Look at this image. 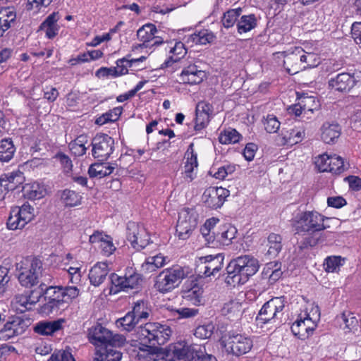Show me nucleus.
Segmentation results:
<instances>
[{"instance_id": "1", "label": "nucleus", "mask_w": 361, "mask_h": 361, "mask_svg": "<svg viewBox=\"0 0 361 361\" xmlns=\"http://www.w3.org/2000/svg\"><path fill=\"white\" fill-rule=\"evenodd\" d=\"M43 284H41L42 295H45L47 302L40 307L39 312L43 315H49L54 312L58 311L66 304H68L80 295V290L75 286H49L44 290Z\"/></svg>"}, {"instance_id": "2", "label": "nucleus", "mask_w": 361, "mask_h": 361, "mask_svg": "<svg viewBox=\"0 0 361 361\" xmlns=\"http://www.w3.org/2000/svg\"><path fill=\"white\" fill-rule=\"evenodd\" d=\"M259 269V261L252 256L243 255L233 259L227 267L226 283L231 286L245 283Z\"/></svg>"}, {"instance_id": "3", "label": "nucleus", "mask_w": 361, "mask_h": 361, "mask_svg": "<svg viewBox=\"0 0 361 361\" xmlns=\"http://www.w3.org/2000/svg\"><path fill=\"white\" fill-rule=\"evenodd\" d=\"M319 319V307L314 302H307L293 323L291 331L299 339L306 340L313 335Z\"/></svg>"}, {"instance_id": "4", "label": "nucleus", "mask_w": 361, "mask_h": 361, "mask_svg": "<svg viewBox=\"0 0 361 361\" xmlns=\"http://www.w3.org/2000/svg\"><path fill=\"white\" fill-rule=\"evenodd\" d=\"M164 361H217L212 355H203L202 346L180 341L171 344Z\"/></svg>"}, {"instance_id": "5", "label": "nucleus", "mask_w": 361, "mask_h": 361, "mask_svg": "<svg viewBox=\"0 0 361 361\" xmlns=\"http://www.w3.org/2000/svg\"><path fill=\"white\" fill-rule=\"evenodd\" d=\"M329 218L316 211H305L298 213L291 221L292 226L297 233H311L322 231L329 226L324 224Z\"/></svg>"}, {"instance_id": "6", "label": "nucleus", "mask_w": 361, "mask_h": 361, "mask_svg": "<svg viewBox=\"0 0 361 361\" xmlns=\"http://www.w3.org/2000/svg\"><path fill=\"white\" fill-rule=\"evenodd\" d=\"M185 277L183 267L173 266L164 269L157 276L154 287L159 293H166L177 288Z\"/></svg>"}, {"instance_id": "7", "label": "nucleus", "mask_w": 361, "mask_h": 361, "mask_svg": "<svg viewBox=\"0 0 361 361\" xmlns=\"http://www.w3.org/2000/svg\"><path fill=\"white\" fill-rule=\"evenodd\" d=\"M220 344L226 353L235 356L249 353L253 346V342L249 336L235 333H228L223 336Z\"/></svg>"}, {"instance_id": "8", "label": "nucleus", "mask_w": 361, "mask_h": 361, "mask_svg": "<svg viewBox=\"0 0 361 361\" xmlns=\"http://www.w3.org/2000/svg\"><path fill=\"white\" fill-rule=\"evenodd\" d=\"M42 262L37 259L25 258L17 264L18 281L21 286L32 288L38 283Z\"/></svg>"}, {"instance_id": "9", "label": "nucleus", "mask_w": 361, "mask_h": 361, "mask_svg": "<svg viewBox=\"0 0 361 361\" xmlns=\"http://www.w3.org/2000/svg\"><path fill=\"white\" fill-rule=\"evenodd\" d=\"M171 335V328L159 323H147L141 328L140 340L157 346L165 344Z\"/></svg>"}, {"instance_id": "10", "label": "nucleus", "mask_w": 361, "mask_h": 361, "mask_svg": "<svg viewBox=\"0 0 361 361\" xmlns=\"http://www.w3.org/2000/svg\"><path fill=\"white\" fill-rule=\"evenodd\" d=\"M34 217L35 209L28 204L12 207L6 221V228L10 231L22 230Z\"/></svg>"}, {"instance_id": "11", "label": "nucleus", "mask_w": 361, "mask_h": 361, "mask_svg": "<svg viewBox=\"0 0 361 361\" xmlns=\"http://www.w3.org/2000/svg\"><path fill=\"white\" fill-rule=\"evenodd\" d=\"M198 224V215L195 211L188 208L180 210L178 214L176 232L179 239H188Z\"/></svg>"}, {"instance_id": "12", "label": "nucleus", "mask_w": 361, "mask_h": 361, "mask_svg": "<svg viewBox=\"0 0 361 361\" xmlns=\"http://www.w3.org/2000/svg\"><path fill=\"white\" fill-rule=\"evenodd\" d=\"M314 164L319 171L333 174H341L347 169L343 158L336 154H319L314 158Z\"/></svg>"}, {"instance_id": "13", "label": "nucleus", "mask_w": 361, "mask_h": 361, "mask_svg": "<svg viewBox=\"0 0 361 361\" xmlns=\"http://www.w3.org/2000/svg\"><path fill=\"white\" fill-rule=\"evenodd\" d=\"M361 85V71L341 73L331 78L329 81V87L334 91L349 92L355 86Z\"/></svg>"}, {"instance_id": "14", "label": "nucleus", "mask_w": 361, "mask_h": 361, "mask_svg": "<svg viewBox=\"0 0 361 361\" xmlns=\"http://www.w3.org/2000/svg\"><path fill=\"white\" fill-rule=\"evenodd\" d=\"M299 56V47H291L286 51L274 54V59L278 62L281 61L286 71L291 75L302 71Z\"/></svg>"}, {"instance_id": "15", "label": "nucleus", "mask_w": 361, "mask_h": 361, "mask_svg": "<svg viewBox=\"0 0 361 361\" xmlns=\"http://www.w3.org/2000/svg\"><path fill=\"white\" fill-rule=\"evenodd\" d=\"M285 307L284 297L271 298L264 304L257 316L258 324H266L271 322L281 314Z\"/></svg>"}, {"instance_id": "16", "label": "nucleus", "mask_w": 361, "mask_h": 361, "mask_svg": "<svg viewBox=\"0 0 361 361\" xmlns=\"http://www.w3.org/2000/svg\"><path fill=\"white\" fill-rule=\"evenodd\" d=\"M224 260L221 254L200 257L197 262V267L205 277L215 276L222 269Z\"/></svg>"}, {"instance_id": "17", "label": "nucleus", "mask_w": 361, "mask_h": 361, "mask_svg": "<svg viewBox=\"0 0 361 361\" xmlns=\"http://www.w3.org/2000/svg\"><path fill=\"white\" fill-rule=\"evenodd\" d=\"M114 140L106 134H97L93 139L92 154L102 160L107 159L114 150Z\"/></svg>"}, {"instance_id": "18", "label": "nucleus", "mask_w": 361, "mask_h": 361, "mask_svg": "<svg viewBox=\"0 0 361 361\" xmlns=\"http://www.w3.org/2000/svg\"><path fill=\"white\" fill-rule=\"evenodd\" d=\"M230 195L228 190L222 187H209L202 194V201L212 209L220 208Z\"/></svg>"}, {"instance_id": "19", "label": "nucleus", "mask_w": 361, "mask_h": 361, "mask_svg": "<svg viewBox=\"0 0 361 361\" xmlns=\"http://www.w3.org/2000/svg\"><path fill=\"white\" fill-rule=\"evenodd\" d=\"M183 298L195 306L204 305V289L202 285L197 279L186 282L182 290Z\"/></svg>"}, {"instance_id": "20", "label": "nucleus", "mask_w": 361, "mask_h": 361, "mask_svg": "<svg viewBox=\"0 0 361 361\" xmlns=\"http://www.w3.org/2000/svg\"><path fill=\"white\" fill-rule=\"evenodd\" d=\"M299 51L302 71L313 68L320 63L319 49L313 44L305 43L303 47H299Z\"/></svg>"}, {"instance_id": "21", "label": "nucleus", "mask_w": 361, "mask_h": 361, "mask_svg": "<svg viewBox=\"0 0 361 361\" xmlns=\"http://www.w3.org/2000/svg\"><path fill=\"white\" fill-rule=\"evenodd\" d=\"M185 159L182 176L185 182L190 183L196 178L198 167L197 154L194 151L192 144L185 152Z\"/></svg>"}, {"instance_id": "22", "label": "nucleus", "mask_w": 361, "mask_h": 361, "mask_svg": "<svg viewBox=\"0 0 361 361\" xmlns=\"http://www.w3.org/2000/svg\"><path fill=\"white\" fill-rule=\"evenodd\" d=\"M128 240L136 250L145 247L149 243V235L145 228L133 224L128 227Z\"/></svg>"}, {"instance_id": "23", "label": "nucleus", "mask_w": 361, "mask_h": 361, "mask_svg": "<svg viewBox=\"0 0 361 361\" xmlns=\"http://www.w3.org/2000/svg\"><path fill=\"white\" fill-rule=\"evenodd\" d=\"M89 242L97 246L103 255L109 257L116 250L112 238L102 231H96L90 235Z\"/></svg>"}, {"instance_id": "24", "label": "nucleus", "mask_w": 361, "mask_h": 361, "mask_svg": "<svg viewBox=\"0 0 361 361\" xmlns=\"http://www.w3.org/2000/svg\"><path fill=\"white\" fill-rule=\"evenodd\" d=\"M305 137V130L300 127L283 128L276 141L279 145L293 146L303 140Z\"/></svg>"}, {"instance_id": "25", "label": "nucleus", "mask_w": 361, "mask_h": 361, "mask_svg": "<svg viewBox=\"0 0 361 361\" xmlns=\"http://www.w3.org/2000/svg\"><path fill=\"white\" fill-rule=\"evenodd\" d=\"M90 342L96 347V350L112 341V333L98 324L88 329Z\"/></svg>"}, {"instance_id": "26", "label": "nucleus", "mask_w": 361, "mask_h": 361, "mask_svg": "<svg viewBox=\"0 0 361 361\" xmlns=\"http://www.w3.org/2000/svg\"><path fill=\"white\" fill-rule=\"evenodd\" d=\"M180 82L194 85L201 83L206 78V73L195 64L185 67L180 73Z\"/></svg>"}, {"instance_id": "27", "label": "nucleus", "mask_w": 361, "mask_h": 361, "mask_svg": "<svg viewBox=\"0 0 361 361\" xmlns=\"http://www.w3.org/2000/svg\"><path fill=\"white\" fill-rule=\"evenodd\" d=\"M237 229L230 224H224L219 226L216 233L214 238V245L227 246L232 243L235 238Z\"/></svg>"}, {"instance_id": "28", "label": "nucleus", "mask_w": 361, "mask_h": 361, "mask_svg": "<svg viewBox=\"0 0 361 361\" xmlns=\"http://www.w3.org/2000/svg\"><path fill=\"white\" fill-rule=\"evenodd\" d=\"M337 323L345 334H355L360 328L359 319L355 313L343 311L336 317Z\"/></svg>"}, {"instance_id": "29", "label": "nucleus", "mask_w": 361, "mask_h": 361, "mask_svg": "<svg viewBox=\"0 0 361 361\" xmlns=\"http://www.w3.org/2000/svg\"><path fill=\"white\" fill-rule=\"evenodd\" d=\"M253 291H247L245 294L240 293L235 299L231 300L229 302L224 304L222 308V313L229 317L238 316L242 312L243 309V300L246 297L251 300L252 295H254Z\"/></svg>"}, {"instance_id": "30", "label": "nucleus", "mask_w": 361, "mask_h": 361, "mask_svg": "<svg viewBox=\"0 0 361 361\" xmlns=\"http://www.w3.org/2000/svg\"><path fill=\"white\" fill-rule=\"evenodd\" d=\"M319 132L320 138L324 143L333 145L339 138L341 128L337 123L326 122L321 126Z\"/></svg>"}, {"instance_id": "31", "label": "nucleus", "mask_w": 361, "mask_h": 361, "mask_svg": "<svg viewBox=\"0 0 361 361\" xmlns=\"http://www.w3.org/2000/svg\"><path fill=\"white\" fill-rule=\"evenodd\" d=\"M187 53L185 45L181 42L171 43L168 46V55L161 65L162 68L171 66L174 63L179 61Z\"/></svg>"}, {"instance_id": "32", "label": "nucleus", "mask_w": 361, "mask_h": 361, "mask_svg": "<svg viewBox=\"0 0 361 361\" xmlns=\"http://www.w3.org/2000/svg\"><path fill=\"white\" fill-rule=\"evenodd\" d=\"M212 112V106L209 102L204 101L198 102L196 106L195 130H200L207 125Z\"/></svg>"}, {"instance_id": "33", "label": "nucleus", "mask_w": 361, "mask_h": 361, "mask_svg": "<svg viewBox=\"0 0 361 361\" xmlns=\"http://www.w3.org/2000/svg\"><path fill=\"white\" fill-rule=\"evenodd\" d=\"M25 177L21 172H11L4 174L0 178V183L7 193L22 188Z\"/></svg>"}, {"instance_id": "34", "label": "nucleus", "mask_w": 361, "mask_h": 361, "mask_svg": "<svg viewBox=\"0 0 361 361\" xmlns=\"http://www.w3.org/2000/svg\"><path fill=\"white\" fill-rule=\"evenodd\" d=\"M161 348L155 345L141 341V346L137 352V357L141 361H157L161 357Z\"/></svg>"}, {"instance_id": "35", "label": "nucleus", "mask_w": 361, "mask_h": 361, "mask_svg": "<svg viewBox=\"0 0 361 361\" xmlns=\"http://www.w3.org/2000/svg\"><path fill=\"white\" fill-rule=\"evenodd\" d=\"M104 348L102 346L96 350L95 361H120L121 360V353L113 346L111 342L104 345Z\"/></svg>"}, {"instance_id": "36", "label": "nucleus", "mask_w": 361, "mask_h": 361, "mask_svg": "<svg viewBox=\"0 0 361 361\" xmlns=\"http://www.w3.org/2000/svg\"><path fill=\"white\" fill-rule=\"evenodd\" d=\"M109 271V265L106 262H97L91 268L89 272V279L91 284L99 286L104 282Z\"/></svg>"}, {"instance_id": "37", "label": "nucleus", "mask_w": 361, "mask_h": 361, "mask_svg": "<svg viewBox=\"0 0 361 361\" xmlns=\"http://www.w3.org/2000/svg\"><path fill=\"white\" fill-rule=\"evenodd\" d=\"M41 297L42 293H39L35 295V290H32L29 294L16 295L15 298V303L21 312H24L31 310L32 307L39 301Z\"/></svg>"}, {"instance_id": "38", "label": "nucleus", "mask_w": 361, "mask_h": 361, "mask_svg": "<svg viewBox=\"0 0 361 361\" xmlns=\"http://www.w3.org/2000/svg\"><path fill=\"white\" fill-rule=\"evenodd\" d=\"M167 263V258L162 254H157L147 257L141 265V271L150 274L164 267Z\"/></svg>"}, {"instance_id": "39", "label": "nucleus", "mask_w": 361, "mask_h": 361, "mask_svg": "<svg viewBox=\"0 0 361 361\" xmlns=\"http://www.w3.org/2000/svg\"><path fill=\"white\" fill-rule=\"evenodd\" d=\"M157 28L153 24H146L140 27L137 32L140 41L143 44L152 42V45H158L162 43L159 37H155Z\"/></svg>"}, {"instance_id": "40", "label": "nucleus", "mask_w": 361, "mask_h": 361, "mask_svg": "<svg viewBox=\"0 0 361 361\" xmlns=\"http://www.w3.org/2000/svg\"><path fill=\"white\" fill-rule=\"evenodd\" d=\"M65 320L63 319H59L53 322H42L37 323L34 329L35 331L41 335H51L56 331L60 330Z\"/></svg>"}, {"instance_id": "41", "label": "nucleus", "mask_w": 361, "mask_h": 361, "mask_svg": "<svg viewBox=\"0 0 361 361\" xmlns=\"http://www.w3.org/2000/svg\"><path fill=\"white\" fill-rule=\"evenodd\" d=\"M146 59V56H142L139 58L133 59L130 56H127L116 61V66L114 71V75H122L128 73L129 68L133 67L137 63L142 62Z\"/></svg>"}, {"instance_id": "42", "label": "nucleus", "mask_w": 361, "mask_h": 361, "mask_svg": "<svg viewBox=\"0 0 361 361\" xmlns=\"http://www.w3.org/2000/svg\"><path fill=\"white\" fill-rule=\"evenodd\" d=\"M59 19L58 13H53L40 25V29L45 32L48 38H54L58 34L59 27L57 22Z\"/></svg>"}, {"instance_id": "43", "label": "nucleus", "mask_w": 361, "mask_h": 361, "mask_svg": "<svg viewBox=\"0 0 361 361\" xmlns=\"http://www.w3.org/2000/svg\"><path fill=\"white\" fill-rule=\"evenodd\" d=\"M115 169L114 165L106 162L92 164L88 170L90 177L102 178L111 174Z\"/></svg>"}, {"instance_id": "44", "label": "nucleus", "mask_w": 361, "mask_h": 361, "mask_svg": "<svg viewBox=\"0 0 361 361\" xmlns=\"http://www.w3.org/2000/svg\"><path fill=\"white\" fill-rule=\"evenodd\" d=\"M23 331L24 329L21 325V321L19 319H15L5 324L1 331V334L4 338L9 339L23 334Z\"/></svg>"}, {"instance_id": "45", "label": "nucleus", "mask_w": 361, "mask_h": 361, "mask_svg": "<svg viewBox=\"0 0 361 361\" xmlns=\"http://www.w3.org/2000/svg\"><path fill=\"white\" fill-rule=\"evenodd\" d=\"M23 189L24 195L30 200L41 199L47 193L44 185L37 182L27 183L23 187Z\"/></svg>"}, {"instance_id": "46", "label": "nucleus", "mask_w": 361, "mask_h": 361, "mask_svg": "<svg viewBox=\"0 0 361 361\" xmlns=\"http://www.w3.org/2000/svg\"><path fill=\"white\" fill-rule=\"evenodd\" d=\"M16 18V14L13 8L8 7L0 8V37L11 27V24L15 21Z\"/></svg>"}, {"instance_id": "47", "label": "nucleus", "mask_w": 361, "mask_h": 361, "mask_svg": "<svg viewBox=\"0 0 361 361\" xmlns=\"http://www.w3.org/2000/svg\"><path fill=\"white\" fill-rule=\"evenodd\" d=\"M219 219L216 217H212L206 220L204 225L201 227V233L208 243H214V238L216 230V225L219 223Z\"/></svg>"}, {"instance_id": "48", "label": "nucleus", "mask_w": 361, "mask_h": 361, "mask_svg": "<svg viewBox=\"0 0 361 361\" xmlns=\"http://www.w3.org/2000/svg\"><path fill=\"white\" fill-rule=\"evenodd\" d=\"M243 136L235 129L228 128L220 132L219 141L222 145H231L239 142Z\"/></svg>"}, {"instance_id": "49", "label": "nucleus", "mask_w": 361, "mask_h": 361, "mask_svg": "<svg viewBox=\"0 0 361 361\" xmlns=\"http://www.w3.org/2000/svg\"><path fill=\"white\" fill-rule=\"evenodd\" d=\"M345 262V258L341 256H329L324 259V269L327 273H338L344 265Z\"/></svg>"}, {"instance_id": "50", "label": "nucleus", "mask_w": 361, "mask_h": 361, "mask_svg": "<svg viewBox=\"0 0 361 361\" xmlns=\"http://www.w3.org/2000/svg\"><path fill=\"white\" fill-rule=\"evenodd\" d=\"M257 24L255 15H245L241 16L237 23L238 32L240 34L246 33L254 29Z\"/></svg>"}, {"instance_id": "51", "label": "nucleus", "mask_w": 361, "mask_h": 361, "mask_svg": "<svg viewBox=\"0 0 361 361\" xmlns=\"http://www.w3.org/2000/svg\"><path fill=\"white\" fill-rule=\"evenodd\" d=\"M16 148L11 139H4L0 141V161H9L13 157Z\"/></svg>"}, {"instance_id": "52", "label": "nucleus", "mask_w": 361, "mask_h": 361, "mask_svg": "<svg viewBox=\"0 0 361 361\" xmlns=\"http://www.w3.org/2000/svg\"><path fill=\"white\" fill-rule=\"evenodd\" d=\"M122 107H115L99 116L96 119L95 123L99 126H103L110 122L116 121L122 114Z\"/></svg>"}, {"instance_id": "53", "label": "nucleus", "mask_w": 361, "mask_h": 361, "mask_svg": "<svg viewBox=\"0 0 361 361\" xmlns=\"http://www.w3.org/2000/svg\"><path fill=\"white\" fill-rule=\"evenodd\" d=\"M61 199L66 207H76L81 204L82 197L73 190H65L61 192Z\"/></svg>"}, {"instance_id": "54", "label": "nucleus", "mask_w": 361, "mask_h": 361, "mask_svg": "<svg viewBox=\"0 0 361 361\" xmlns=\"http://www.w3.org/2000/svg\"><path fill=\"white\" fill-rule=\"evenodd\" d=\"M137 323H138V321L135 314L128 312L123 317L117 319L116 325L123 331H130L133 329Z\"/></svg>"}, {"instance_id": "55", "label": "nucleus", "mask_w": 361, "mask_h": 361, "mask_svg": "<svg viewBox=\"0 0 361 361\" xmlns=\"http://www.w3.org/2000/svg\"><path fill=\"white\" fill-rule=\"evenodd\" d=\"M88 140L85 135L78 136L69 146L73 154L75 156H82L86 153L87 147L86 145Z\"/></svg>"}, {"instance_id": "56", "label": "nucleus", "mask_w": 361, "mask_h": 361, "mask_svg": "<svg viewBox=\"0 0 361 361\" xmlns=\"http://www.w3.org/2000/svg\"><path fill=\"white\" fill-rule=\"evenodd\" d=\"M281 235L276 233H271L268 236V246L269 249L267 253L271 257L276 256L281 251Z\"/></svg>"}, {"instance_id": "57", "label": "nucleus", "mask_w": 361, "mask_h": 361, "mask_svg": "<svg viewBox=\"0 0 361 361\" xmlns=\"http://www.w3.org/2000/svg\"><path fill=\"white\" fill-rule=\"evenodd\" d=\"M214 34L208 30H202L198 32H195L190 35L192 42L196 44H207L214 39Z\"/></svg>"}, {"instance_id": "58", "label": "nucleus", "mask_w": 361, "mask_h": 361, "mask_svg": "<svg viewBox=\"0 0 361 361\" xmlns=\"http://www.w3.org/2000/svg\"><path fill=\"white\" fill-rule=\"evenodd\" d=\"M214 329L215 325L213 322H206L196 327L194 335L200 339H207L212 336Z\"/></svg>"}, {"instance_id": "59", "label": "nucleus", "mask_w": 361, "mask_h": 361, "mask_svg": "<svg viewBox=\"0 0 361 361\" xmlns=\"http://www.w3.org/2000/svg\"><path fill=\"white\" fill-rule=\"evenodd\" d=\"M150 312V308L148 307L146 302L144 300H138L135 303L133 311L130 312L135 314V317L139 322L142 319H147Z\"/></svg>"}, {"instance_id": "60", "label": "nucleus", "mask_w": 361, "mask_h": 361, "mask_svg": "<svg viewBox=\"0 0 361 361\" xmlns=\"http://www.w3.org/2000/svg\"><path fill=\"white\" fill-rule=\"evenodd\" d=\"M235 166L233 164H226L217 169L213 168L209 171V173L216 179L224 180L228 175L234 173Z\"/></svg>"}, {"instance_id": "61", "label": "nucleus", "mask_w": 361, "mask_h": 361, "mask_svg": "<svg viewBox=\"0 0 361 361\" xmlns=\"http://www.w3.org/2000/svg\"><path fill=\"white\" fill-rule=\"evenodd\" d=\"M111 286L109 288V294L116 295L121 291H126L123 277L117 274L110 275Z\"/></svg>"}, {"instance_id": "62", "label": "nucleus", "mask_w": 361, "mask_h": 361, "mask_svg": "<svg viewBox=\"0 0 361 361\" xmlns=\"http://www.w3.org/2000/svg\"><path fill=\"white\" fill-rule=\"evenodd\" d=\"M300 101L305 109V114H307L308 112L313 113L314 111L319 109L320 106L319 101L314 96H304L300 98Z\"/></svg>"}, {"instance_id": "63", "label": "nucleus", "mask_w": 361, "mask_h": 361, "mask_svg": "<svg viewBox=\"0 0 361 361\" xmlns=\"http://www.w3.org/2000/svg\"><path fill=\"white\" fill-rule=\"evenodd\" d=\"M242 9L240 8L230 9L224 13L222 23L226 28L231 27L235 23L237 18L241 14Z\"/></svg>"}, {"instance_id": "64", "label": "nucleus", "mask_w": 361, "mask_h": 361, "mask_svg": "<svg viewBox=\"0 0 361 361\" xmlns=\"http://www.w3.org/2000/svg\"><path fill=\"white\" fill-rule=\"evenodd\" d=\"M47 361H76L70 348L54 352Z\"/></svg>"}]
</instances>
